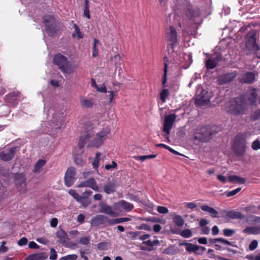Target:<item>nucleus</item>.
I'll use <instances>...</instances> for the list:
<instances>
[{
	"instance_id": "20e7f679",
	"label": "nucleus",
	"mask_w": 260,
	"mask_h": 260,
	"mask_svg": "<svg viewBox=\"0 0 260 260\" xmlns=\"http://www.w3.org/2000/svg\"><path fill=\"white\" fill-rule=\"evenodd\" d=\"M53 63L64 73H68L71 71V64L68 58L60 53H57L54 55Z\"/></svg>"
},
{
	"instance_id": "f8f14e48",
	"label": "nucleus",
	"mask_w": 260,
	"mask_h": 260,
	"mask_svg": "<svg viewBox=\"0 0 260 260\" xmlns=\"http://www.w3.org/2000/svg\"><path fill=\"white\" fill-rule=\"evenodd\" d=\"M109 133L108 131L103 129L100 133L97 134L96 137L88 144V147L98 148L101 146L103 144Z\"/></svg>"
},
{
	"instance_id": "f704fd0d",
	"label": "nucleus",
	"mask_w": 260,
	"mask_h": 260,
	"mask_svg": "<svg viewBox=\"0 0 260 260\" xmlns=\"http://www.w3.org/2000/svg\"><path fill=\"white\" fill-rule=\"evenodd\" d=\"M131 220L130 218L128 217H120L115 219H111L109 220L110 222V225L116 224L118 223L129 221Z\"/></svg>"
},
{
	"instance_id": "412c9836",
	"label": "nucleus",
	"mask_w": 260,
	"mask_h": 260,
	"mask_svg": "<svg viewBox=\"0 0 260 260\" xmlns=\"http://www.w3.org/2000/svg\"><path fill=\"white\" fill-rule=\"evenodd\" d=\"M100 212L111 216H115L116 215L115 212L113 210L112 207L108 205L107 204L102 202L99 204Z\"/></svg>"
},
{
	"instance_id": "13d9d810",
	"label": "nucleus",
	"mask_w": 260,
	"mask_h": 260,
	"mask_svg": "<svg viewBox=\"0 0 260 260\" xmlns=\"http://www.w3.org/2000/svg\"><path fill=\"white\" fill-rule=\"evenodd\" d=\"M28 240L26 238L23 237L21 238L18 242V244L19 246H24L26 245L27 243Z\"/></svg>"
},
{
	"instance_id": "a878e982",
	"label": "nucleus",
	"mask_w": 260,
	"mask_h": 260,
	"mask_svg": "<svg viewBox=\"0 0 260 260\" xmlns=\"http://www.w3.org/2000/svg\"><path fill=\"white\" fill-rule=\"evenodd\" d=\"M228 181L230 182H237L240 184H243L245 183L246 179L244 178H242L235 175H233L229 176Z\"/></svg>"
},
{
	"instance_id": "0eeeda50",
	"label": "nucleus",
	"mask_w": 260,
	"mask_h": 260,
	"mask_svg": "<svg viewBox=\"0 0 260 260\" xmlns=\"http://www.w3.org/2000/svg\"><path fill=\"white\" fill-rule=\"evenodd\" d=\"M45 31L49 36L54 35L57 31L56 21L51 15H46L43 17Z\"/></svg>"
},
{
	"instance_id": "a18cd8bd",
	"label": "nucleus",
	"mask_w": 260,
	"mask_h": 260,
	"mask_svg": "<svg viewBox=\"0 0 260 260\" xmlns=\"http://www.w3.org/2000/svg\"><path fill=\"white\" fill-rule=\"evenodd\" d=\"M69 193L72 196L75 200H76L77 201L78 199H80V195L74 189H70L69 191Z\"/></svg>"
},
{
	"instance_id": "774afa93",
	"label": "nucleus",
	"mask_w": 260,
	"mask_h": 260,
	"mask_svg": "<svg viewBox=\"0 0 260 260\" xmlns=\"http://www.w3.org/2000/svg\"><path fill=\"white\" fill-rule=\"evenodd\" d=\"M246 257L248 260H260V255H257L256 256L253 255H247Z\"/></svg>"
},
{
	"instance_id": "9d476101",
	"label": "nucleus",
	"mask_w": 260,
	"mask_h": 260,
	"mask_svg": "<svg viewBox=\"0 0 260 260\" xmlns=\"http://www.w3.org/2000/svg\"><path fill=\"white\" fill-rule=\"evenodd\" d=\"M177 115L175 114H170L165 116L162 127V132L167 135H170L171 129L176 121Z\"/></svg>"
},
{
	"instance_id": "5fc2aeb1",
	"label": "nucleus",
	"mask_w": 260,
	"mask_h": 260,
	"mask_svg": "<svg viewBox=\"0 0 260 260\" xmlns=\"http://www.w3.org/2000/svg\"><path fill=\"white\" fill-rule=\"evenodd\" d=\"M257 241L256 240H253L249 245V249L250 250H253L257 247Z\"/></svg>"
},
{
	"instance_id": "39448f33",
	"label": "nucleus",
	"mask_w": 260,
	"mask_h": 260,
	"mask_svg": "<svg viewBox=\"0 0 260 260\" xmlns=\"http://www.w3.org/2000/svg\"><path fill=\"white\" fill-rule=\"evenodd\" d=\"M14 182L17 191L20 194H25L27 191L26 179L23 173H16L14 175Z\"/></svg>"
},
{
	"instance_id": "e433bc0d",
	"label": "nucleus",
	"mask_w": 260,
	"mask_h": 260,
	"mask_svg": "<svg viewBox=\"0 0 260 260\" xmlns=\"http://www.w3.org/2000/svg\"><path fill=\"white\" fill-rule=\"evenodd\" d=\"M74 28L75 29L74 32L72 34V37L73 38H75L77 36L78 39H82L83 37V35L82 32L80 31V28L79 26L76 24H74Z\"/></svg>"
},
{
	"instance_id": "052dcab7",
	"label": "nucleus",
	"mask_w": 260,
	"mask_h": 260,
	"mask_svg": "<svg viewBox=\"0 0 260 260\" xmlns=\"http://www.w3.org/2000/svg\"><path fill=\"white\" fill-rule=\"evenodd\" d=\"M83 15L88 19L90 18L89 7H84Z\"/></svg>"
},
{
	"instance_id": "7ed1b4c3",
	"label": "nucleus",
	"mask_w": 260,
	"mask_h": 260,
	"mask_svg": "<svg viewBox=\"0 0 260 260\" xmlns=\"http://www.w3.org/2000/svg\"><path fill=\"white\" fill-rule=\"evenodd\" d=\"M231 148L237 156H243L246 148V135L242 133L238 134L232 142Z\"/></svg>"
},
{
	"instance_id": "a19ab883",
	"label": "nucleus",
	"mask_w": 260,
	"mask_h": 260,
	"mask_svg": "<svg viewBox=\"0 0 260 260\" xmlns=\"http://www.w3.org/2000/svg\"><path fill=\"white\" fill-rule=\"evenodd\" d=\"M180 235L183 238H188L192 236V233L190 230L185 229L181 232Z\"/></svg>"
},
{
	"instance_id": "bb28decb",
	"label": "nucleus",
	"mask_w": 260,
	"mask_h": 260,
	"mask_svg": "<svg viewBox=\"0 0 260 260\" xmlns=\"http://www.w3.org/2000/svg\"><path fill=\"white\" fill-rule=\"evenodd\" d=\"M46 164V161L44 159H39L35 165V166L32 170L34 173H38L40 172L41 168L44 166Z\"/></svg>"
},
{
	"instance_id": "5701e85b",
	"label": "nucleus",
	"mask_w": 260,
	"mask_h": 260,
	"mask_svg": "<svg viewBox=\"0 0 260 260\" xmlns=\"http://www.w3.org/2000/svg\"><path fill=\"white\" fill-rule=\"evenodd\" d=\"M56 237L58 239V242L60 244H65L69 239L68 234L63 230H59L56 234Z\"/></svg>"
},
{
	"instance_id": "c9c22d12",
	"label": "nucleus",
	"mask_w": 260,
	"mask_h": 260,
	"mask_svg": "<svg viewBox=\"0 0 260 260\" xmlns=\"http://www.w3.org/2000/svg\"><path fill=\"white\" fill-rule=\"evenodd\" d=\"M75 162L76 165L83 166L85 164V161L84 160L82 157V154H77L74 155Z\"/></svg>"
},
{
	"instance_id": "f03ea898",
	"label": "nucleus",
	"mask_w": 260,
	"mask_h": 260,
	"mask_svg": "<svg viewBox=\"0 0 260 260\" xmlns=\"http://www.w3.org/2000/svg\"><path fill=\"white\" fill-rule=\"evenodd\" d=\"M179 12L181 13V18L182 22H178V26L180 28L183 27L188 24L189 21H193L195 17L200 16V10L194 8L191 4L187 1L181 5Z\"/></svg>"
},
{
	"instance_id": "79ce46f5",
	"label": "nucleus",
	"mask_w": 260,
	"mask_h": 260,
	"mask_svg": "<svg viewBox=\"0 0 260 260\" xmlns=\"http://www.w3.org/2000/svg\"><path fill=\"white\" fill-rule=\"evenodd\" d=\"M241 190V187L237 188L236 189L230 191L225 192V195L227 197H231L235 196Z\"/></svg>"
},
{
	"instance_id": "37998d69",
	"label": "nucleus",
	"mask_w": 260,
	"mask_h": 260,
	"mask_svg": "<svg viewBox=\"0 0 260 260\" xmlns=\"http://www.w3.org/2000/svg\"><path fill=\"white\" fill-rule=\"evenodd\" d=\"M78 256L76 254H69L61 257L59 260H76Z\"/></svg>"
},
{
	"instance_id": "4468645a",
	"label": "nucleus",
	"mask_w": 260,
	"mask_h": 260,
	"mask_svg": "<svg viewBox=\"0 0 260 260\" xmlns=\"http://www.w3.org/2000/svg\"><path fill=\"white\" fill-rule=\"evenodd\" d=\"M221 56L217 53H214L208 58L205 62V67L208 70H212L216 68L221 60Z\"/></svg>"
},
{
	"instance_id": "c03bdc74",
	"label": "nucleus",
	"mask_w": 260,
	"mask_h": 260,
	"mask_svg": "<svg viewBox=\"0 0 260 260\" xmlns=\"http://www.w3.org/2000/svg\"><path fill=\"white\" fill-rule=\"evenodd\" d=\"M9 113L8 107L6 105H2L0 106V115L4 116Z\"/></svg>"
},
{
	"instance_id": "bf43d9fd",
	"label": "nucleus",
	"mask_w": 260,
	"mask_h": 260,
	"mask_svg": "<svg viewBox=\"0 0 260 260\" xmlns=\"http://www.w3.org/2000/svg\"><path fill=\"white\" fill-rule=\"evenodd\" d=\"M164 71L168 72V65L169 62V58L167 56H165L164 58Z\"/></svg>"
},
{
	"instance_id": "09e8293b",
	"label": "nucleus",
	"mask_w": 260,
	"mask_h": 260,
	"mask_svg": "<svg viewBox=\"0 0 260 260\" xmlns=\"http://www.w3.org/2000/svg\"><path fill=\"white\" fill-rule=\"evenodd\" d=\"M108 244L106 242H102L97 244V248L101 250H106L107 249Z\"/></svg>"
},
{
	"instance_id": "473e14b6",
	"label": "nucleus",
	"mask_w": 260,
	"mask_h": 260,
	"mask_svg": "<svg viewBox=\"0 0 260 260\" xmlns=\"http://www.w3.org/2000/svg\"><path fill=\"white\" fill-rule=\"evenodd\" d=\"M47 256L44 253H39L34 254L28 256V260H44L46 259Z\"/></svg>"
},
{
	"instance_id": "b1692460",
	"label": "nucleus",
	"mask_w": 260,
	"mask_h": 260,
	"mask_svg": "<svg viewBox=\"0 0 260 260\" xmlns=\"http://www.w3.org/2000/svg\"><path fill=\"white\" fill-rule=\"evenodd\" d=\"M201 209L202 211L208 212L213 218H219V214L215 209L208 205H204L201 206Z\"/></svg>"
},
{
	"instance_id": "1a4fd4ad",
	"label": "nucleus",
	"mask_w": 260,
	"mask_h": 260,
	"mask_svg": "<svg viewBox=\"0 0 260 260\" xmlns=\"http://www.w3.org/2000/svg\"><path fill=\"white\" fill-rule=\"evenodd\" d=\"M166 39L168 45L173 49L178 44L177 32L173 26H170L166 30Z\"/></svg>"
},
{
	"instance_id": "338daca9",
	"label": "nucleus",
	"mask_w": 260,
	"mask_h": 260,
	"mask_svg": "<svg viewBox=\"0 0 260 260\" xmlns=\"http://www.w3.org/2000/svg\"><path fill=\"white\" fill-rule=\"evenodd\" d=\"M217 178L218 180H219L220 182H221L223 183H225L226 182L227 180L226 177L223 176L222 175H218L217 176Z\"/></svg>"
},
{
	"instance_id": "e2e57ef3",
	"label": "nucleus",
	"mask_w": 260,
	"mask_h": 260,
	"mask_svg": "<svg viewBox=\"0 0 260 260\" xmlns=\"http://www.w3.org/2000/svg\"><path fill=\"white\" fill-rule=\"evenodd\" d=\"M96 89L98 91L102 93L107 92V88L104 84H103L101 87L98 86Z\"/></svg>"
},
{
	"instance_id": "aec40b11",
	"label": "nucleus",
	"mask_w": 260,
	"mask_h": 260,
	"mask_svg": "<svg viewBox=\"0 0 260 260\" xmlns=\"http://www.w3.org/2000/svg\"><path fill=\"white\" fill-rule=\"evenodd\" d=\"M118 186V182L115 180H112L104 186L103 190L107 194L113 193L116 191Z\"/></svg>"
},
{
	"instance_id": "6e6d98bb",
	"label": "nucleus",
	"mask_w": 260,
	"mask_h": 260,
	"mask_svg": "<svg viewBox=\"0 0 260 260\" xmlns=\"http://www.w3.org/2000/svg\"><path fill=\"white\" fill-rule=\"evenodd\" d=\"M138 229L144 230L148 231H150L151 230L150 226L145 223L141 224L140 226L138 227Z\"/></svg>"
},
{
	"instance_id": "4c0bfd02",
	"label": "nucleus",
	"mask_w": 260,
	"mask_h": 260,
	"mask_svg": "<svg viewBox=\"0 0 260 260\" xmlns=\"http://www.w3.org/2000/svg\"><path fill=\"white\" fill-rule=\"evenodd\" d=\"M156 155L155 154H150L147 155H142V156H134L133 158H134L135 160H140L141 161H143L146 159H151L155 158Z\"/></svg>"
},
{
	"instance_id": "58836bf2",
	"label": "nucleus",
	"mask_w": 260,
	"mask_h": 260,
	"mask_svg": "<svg viewBox=\"0 0 260 260\" xmlns=\"http://www.w3.org/2000/svg\"><path fill=\"white\" fill-rule=\"evenodd\" d=\"M169 92L168 89H164L160 93V99L162 103L166 101V98L169 96Z\"/></svg>"
},
{
	"instance_id": "6e6552de",
	"label": "nucleus",
	"mask_w": 260,
	"mask_h": 260,
	"mask_svg": "<svg viewBox=\"0 0 260 260\" xmlns=\"http://www.w3.org/2000/svg\"><path fill=\"white\" fill-rule=\"evenodd\" d=\"M213 134L209 127L205 126H202L197 129L194 138L195 140H198L201 142H207L211 139V136Z\"/></svg>"
},
{
	"instance_id": "2eb2a0df",
	"label": "nucleus",
	"mask_w": 260,
	"mask_h": 260,
	"mask_svg": "<svg viewBox=\"0 0 260 260\" xmlns=\"http://www.w3.org/2000/svg\"><path fill=\"white\" fill-rule=\"evenodd\" d=\"M76 169L73 167H69L64 175V184L68 187L71 186L75 181Z\"/></svg>"
},
{
	"instance_id": "9b49d317",
	"label": "nucleus",
	"mask_w": 260,
	"mask_h": 260,
	"mask_svg": "<svg viewBox=\"0 0 260 260\" xmlns=\"http://www.w3.org/2000/svg\"><path fill=\"white\" fill-rule=\"evenodd\" d=\"M22 99V95L18 91H13L5 97V101L12 106H16Z\"/></svg>"
},
{
	"instance_id": "cd10ccee",
	"label": "nucleus",
	"mask_w": 260,
	"mask_h": 260,
	"mask_svg": "<svg viewBox=\"0 0 260 260\" xmlns=\"http://www.w3.org/2000/svg\"><path fill=\"white\" fill-rule=\"evenodd\" d=\"M172 220L175 224L179 227H182L184 223V220L182 217L175 213L172 215Z\"/></svg>"
},
{
	"instance_id": "49530a36",
	"label": "nucleus",
	"mask_w": 260,
	"mask_h": 260,
	"mask_svg": "<svg viewBox=\"0 0 260 260\" xmlns=\"http://www.w3.org/2000/svg\"><path fill=\"white\" fill-rule=\"evenodd\" d=\"M223 235L226 237L232 236L235 234V231L234 230L230 229H224L223 231Z\"/></svg>"
},
{
	"instance_id": "2f4dec72",
	"label": "nucleus",
	"mask_w": 260,
	"mask_h": 260,
	"mask_svg": "<svg viewBox=\"0 0 260 260\" xmlns=\"http://www.w3.org/2000/svg\"><path fill=\"white\" fill-rule=\"evenodd\" d=\"M243 232L248 235L258 234L260 232V228L248 226L243 230Z\"/></svg>"
},
{
	"instance_id": "8fccbe9b",
	"label": "nucleus",
	"mask_w": 260,
	"mask_h": 260,
	"mask_svg": "<svg viewBox=\"0 0 260 260\" xmlns=\"http://www.w3.org/2000/svg\"><path fill=\"white\" fill-rule=\"evenodd\" d=\"M57 254L56 253L55 250L54 248H51L50 249V255L49 259L51 260H56L57 259Z\"/></svg>"
},
{
	"instance_id": "69168bd1",
	"label": "nucleus",
	"mask_w": 260,
	"mask_h": 260,
	"mask_svg": "<svg viewBox=\"0 0 260 260\" xmlns=\"http://www.w3.org/2000/svg\"><path fill=\"white\" fill-rule=\"evenodd\" d=\"M85 216L82 214H80L79 215H78V216H77V220L78 222H79L80 223H82L84 222V220H85Z\"/></svg>"
},
{
	"instance_id": "c756f323",
	"label": "nucleus",
	"mask_w": 260,
	"mask_h": 260,
	"mask_svg": "<svg viewBox=\"0 0 260 260\" xmlns=\"http://www.w3.org/2000/svg\"><path fill=\"white\" fill-rule=\"evenodd\" d=\"M210 102L209 98H206L204 95H198L195 101V103L197 105L204 106L208 104Z\"/></svg>"
},
{
	"instance_id": "a211bd4d",
	"label": "nucleus",
	"mask_w": 260,
	"mask_h": 260,
	"mask_svg": "<svg viewBox=\"0 0 260 260\" xmlns=\"http://www.w3.org/2000/svg\"><path fill=\"white\" fill-rule=\"evenodd\" d=\"M111 220V219H109L106 216L100 214L93 217L91 219V222L92 224L94 225H98L105 223H108L109 225H110V222L109 220Z\"/></svg>"
},
{
	"instance_id": "393cba45",
	"label": "nucleus",
	"mask_w": 260,
	"mask_h": 260,
	"mask_svg": "<svg viewBox=\"0 0 260 260\" xmlns=\"http://www.w3.org/2000/svg\"><path fill=\"white\" fill-rule=\"evenodd\" d=\"M118 207L121 208L125 211L128 212L134 208V205L132 203L127 202L125 200H121L116 203Z\"/></svg>"
},
{
	"instance_id": "ddd939ff",
	"label": "nucleus",
	"mask_w": 260,
	"mask_h": 260,
	"mask_svg": "<svg viewBox=\"0 0 260 260\" xmlns=\"http://www.w3.org/2000/svg\"><path fill=\"white\" fill-rule=\"evenodd\" d=\"M237 76V73L236 71L221 74L217 77V84L219 85H222L229 83L234 81Z\"/></svg>"
},
{
	"instance_id": "680f3d73",
	"label": "nucleus",
	"mask_w": 260,
	"mask_h": 260,
	"mask_svg": "<svg viewBox=\"0 0 260 260\" xmlns=\"http://www.w3.org/2000/svg\"><path fill=\"white\" fill-rule=\"evenodd\" d=\"M81 257L83 258L84 260H88V256L86 255L88 254L87 252H86L85 250L81 249L80 251Z\"/></svg>"
},
{
	"instance_id": "4d7b16f0",
	"label": "nucleus",
	"mask_w": 260,
	"mask_h": 260,
	"mask_svg": "<svg viewBox=\"0 0 260 260\" xmlns=\"http://www.w3.org/2000/svg\"><path fill=\"white\" fill-rule=\"evenodd\" d=\"M117 164L114 161H112L111 165H106L105 166V169L107 170H109L112 169L116 168L117 167Z\"/></svg>"
},
{
	"instance_id": "423d86ee",
	"label": "nucleus",
	"mask_w": 260,
	"mask_h": 260,
	"mask_svg": "<svg viewBox=\"0 0 260 260\" xmlns=\"http://www.w3.org/2000/svg\"><path fill=\"white\" fill-rule=\"evenodd\" d=\"M256 30L252 29L245 36V45L246 48L255 53L259 50V47L256 42Z\"/></svg>"
},
{
	"instance_id": "3c124183",
	"label": "nucleus",
	"mask_w": 260,
	"mask_h": 260,
	"mask_svg": "<svg viewBox=\"0 0 260 260\" xmlns=\"http://www.w3.org/2000/svg\"><path fill=\"white\" fill-rule=\"evenodd\" d=\"M90 239L87 237H82L79 239V243L83 245H87L89 243Z\"/></svg>"
},
{
	"instance_id": "ea45409f",
	"label": "nucleus",
	"mask_w": 260,
	"mask_h": 260,
	"mask_svg": "<svg viewBox=\"0 0 260 260\" xmlns=\"http://www.w3.org/2000/svg\"><path fill=\"white\" fill-rule=\"evenodd\" d=\"M80 198L77 200V202L80 203L83 207H86L90 204L91 202L88 199L83 198L81 196H80Z\"/></svg>"
},
{
	"instance_id": "4be33fe9",
	"label": "nucleus",
	"mask_w": 260,
	"mask_h": 260,
	"mask_svg": "<svg viewBox=\"0 0 260 260\" xmlns=\"http://www.w3.org/2000/svg\"><path fill=\"white\" fill-rule=\"evenodd\" d=\"M255 79V75L253 73L248 72L243 74L240 79V82L242 83H251Z\"/></svg>"
},
{
	"instance_id": "f257e3e1",
	"label": "nucleus",
	"mask_w": 260,
	"mask_h": 260,
	"mask_svg": "<svg viewBox=\"0 0 260 260\" xmlns=\"http://www.w3.org/2000/svg\"><path fill=\"white\" fill-rule=\"evenodd\" d=\"M257 96L256 89L252 88L244 96H239L232 99L230 102L229 113L235 115L244 114L247 108V104L254 105Z\"/></svg>"
},
{
	"instance_id": "603ef678",
	"label": "nucleus",
	"mask_w": 260,
	"mask_h": 260,
	"mask_svg": "<svg viewBox=\"0 0 260 260\" xmlns=\"http://www.w3.org/2000/svg\"><path fill=\"white\" fill-rule=\"evenodd\" d=\"M157 211L161 214H166L169 212V210L167 208L160 206L157 207Z\"/></svg>"
},
{
	"instance_id": "de8ad7c7",
	"label": "nucleus",
	"mask_w": 260,
	"mask_h": 260,
	"mask_svg": "<svg viewBox=\"0 0 260 260\" xmlns=\"http://www.w3.org/2000/svg\"><path fill=\"white\" fill-rule=\"evenodd\" d=\"M260 117V110H257L254 113L252 114L250 116V120L255 121L258 120Z\"/></svg>"
},
{
	"instance_id": "7c9ffc66",
	"label": "nucleus",
	"mask_w": 260,
	"mask_h": 260,
	"mask_svg": "<svg viewBox=\"0 0 260 260\" xmlns=\"http://www.w3.org/2000/svg\"><path fill=\"white\" fill-rule=\"evenodd\" d=\"M181 245H185L186 246L185 249L189 252H196L200 249V246L194 245L190 243H184L180 244Z\"/></svg>"
},
{
	"instance_id": "dca6fc26",
	"label": "nucleus",
	"mask_w": 260,
	"mask_h": 260,
	"mask_svg": "<svg viewBox=\"0 0 260 260\" xmlns=\"http://www.w3.org/2000/svg\"><path fill=\"white\" fill-rule=\"evenodd\" d=\"M16 147L10 148L8 151H3L0 152V159L5 161L11 160L14 157L16 152Z\"/></svg>"
},
{
	"instance_id": "c85d7f7f",
	"label": "nucleus",
	"mask_w": 260,
	"mask_h": 260,
	"mask_svg": "<svg viewBox=\"0 0 260 260\" xmlns=\"http://www.w3.org/2000/svg\"><path fill=\"white\" fill-rule=\"evenodd\" d=\"M90 138V137L88 134L80 137L78 145L80 149L84 147L87 141H89Z\"/></svg>"
},
{
	"instance_id": "f3484780",
	"label": "nucleus",
	"mask_w": 260,
	"mask_h": 260,
	"mask_svg": "<svg viewBox=\"0 0 260 260\" xmlns=\"http://www.w3.org/2000/svg\"><path fill=\"white\" fill-rule=\"evenodd\" d=\"M78 187H90L96 191H99V188L97 184V182H96L95 179L93 177H91L85 181L80 182L78 184Z\"/></svg>"
},
{
	"instance_id": "0e129e2a",
	"label": "nucleus",
	"mask_w": 260,
	"mask_h": 260,
	"mask_svg": "<svg viewBox=\"0 0 260 260\" xmlns=\"http://www.w3.org/2000/svg\"><path fill=\"white\" fill-rule=\"evenodd\" d=\"M28 247L31 249H38L39 245L34 241H31L28 244Z\"/></svg>"
},
{
	"instance_id": "864d4df0",
	"label": "nucleus",
	"mask_w": 260,
	"mask_h": 260,
	"mask_svg": "<svg viewBox=\"0 0 260 260\" xmlns=\"http://www.w3.org/2000/svg\"><path fill=\"white\" fill-rule=\"evenodd\" d=\"M252 148L253 150H258L260 149V141L258 139L255 140L252 144Z\"/></svg>"
},
{
	"instance_id": "72a5a7b5",
	"label": "nucleus",
	"mask_w": 260,
	"mask_h": 260,
	"mask_svg": "<svg viewBox=\"0 0 260 260\" xmlns=\"http://www.w3.org/2000/svg\"><path fill=\"white\" fill-rule=\"evenodd\" d=\"M80 102L82 107L85 108H90L93 105L92 100L82 99L80 100Z\"/></svg>"
},
{
	"instance_id": "6ab92c4d",
	"label": "nucleus",
	"mask_w": 260,
	"mask_h": 260,
	"mask_svg": "<svg viewBox=\"0 0 260 260\" xmlns=\"http://www.w3.org/2000/svg\"><path fill=\"white\" fill-rule=\"evenodd\" d=\"M221 213L222 216H224L225 215L231 219H242L244 218V216L241 212L234 210L229 211L223 210Z\"/></svg>"
}]
</instances>
